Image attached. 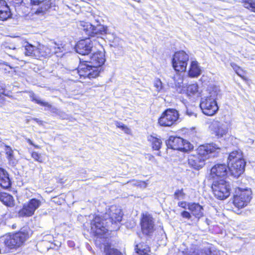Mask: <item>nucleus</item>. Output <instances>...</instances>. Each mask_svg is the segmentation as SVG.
<instances>
[{"mask_svg":"<svg viewBox=\"0 0 255 255\" xmlns=\"http://www.w3.org/2000/svg\"><path fill=\"white\" fill-rule=\"evenodd\" d=\"M122 210L116 206H112L106 209L103 218L96 216L91 223V230L97 235L105 234L108 231L119 229V224L123 217Z\"/></svg>","mask_w":255,"mask_h":255,"instance_id":"obj_1","label":"nucleus"},{"mask_svg":"<svg viewBox=\"0 0 255 255\" xmlns=\"http://www.w3.org/2000/svg\"><path fill=\"white\" fill-rule=\"evenodd\" d=\"M105 55L101 51L94 53L86 64H82L79 70L81 76L89 79L95 78L99 75L102 69L101 66L105 62Z\"/></svg>","mask_w":255,"mask_h":255,"instance_id":"obj_2","label":"nucleus"},{"mask_svg":"<svg viewBox=\"0 0 255 255\" xmlns=\"http://www.w3.org/2000/svg\"><path fill=\"white\" fill-rule=\"evenodd\" d=\"M220 148L216 144L212 143L200 146L197 149V154L191 155L188 158L189 165L196 169L199 170L205 165V161L211 156H214V153L218 152Z\"/></svg>","mask_w":255,"mask_h":255,"instance_id":"obj_3","label":"nucleus"},{"mask_svg":"<svg viewBox=\"0 0 255 255\" xmlns=\"http://www.w3.org/2000/svg\"><path fill=\"white\" fill-rule=\"evenodd\" d=\"M220 92L218 87L214 86L208 89L206 96L201 98L200 107L205 115L212 116L217 113L219 109L217 100L220 96Z\"/></svg>","mask_w":255,"mask_h":255,"instance_id":"obj_4","label":"nucleus"},{"mask_svg":"<svg viewBox=\"0 0 255 255\" xmlns=\"http://www.w3.org/2000/svg\"><path fill=\"white\" fill-rule=\"evenodd\" d=\"M246 162L243 158L241 152L234 151L230 153L228 156V169L232 174L238 176L243 173Z\"/></svg>","mask_w":255,"mask_h":255,"instance_id":"obj_5","label":"nucleus"},{"mask_svg":"<svg viewBox=\"0 0 255 255\" xmlns=\"http://www.w3.org/2000/svg\"><path fill=\"white\" fill-rule=\"evenodd\" d=\"M235 189L233 204L238 209L243 208L250 203L252 198V191L250 188H242L235 185H233Z\"/></svg>","mask_w":255,"mask_h":255,"instance_id":"obj_6","label":"nucleus"},{"mask_svg":"<svg viewBox=\"0 0 255 255\" xmlns=\"http://www.w3.org/2000/svg\"><path fill=\"white\" fill-rule=\"evenodd\" d=\"M212 188L215 197L220 200L228 198L231 193V185L224 179L215 180L213 181Z\"/></svg>","mask_w":255,"mask_h":255,"instance_id":"obj_7","label":"nucleus"},{"mask_svg":"<svg viewBox=\"0 0 255 255\" xmlns=\"http://www.w3.org/2000/svg\"><path fill=\"white\" fill-rule=\"evenodd\" d=\"M189 55L183 50L176 52L172 58V66L174 70L178 72H184L186 70Z\"/></svg>","mask_w":255,"mask_h":255,"instance_id":"obj_8","label":"nucleus"},{"mask_svg":"<svg viewBox=\"0 0 255 255\" xmlns=\"http://www.w3.org/2000/svg\"><path fill=\"white\" fill-rule=\"evenodd\" d=\"M179 114L174 109H168L165 110L158 119V123L162 127H170L178 119Z\"/></svg>","mask_w":255,"mask_h":255,"instance_id":"obj_9","label":"nucleus"},{"mask_svg":"<svg viewBox=\"0 0 255 255\" xmlns=\"http://www.w3.org/2000/svg\"><path fill=\"white\" fill-rule=\"evenodd\" d=\"M24 44V53L26 56L37 58L40 56H47L50 54V49L43 45H39V47H35L27 42H25Z\"/></svg>","mask_w":255,"mask_h":255,"instance_id":"obj_10","label":"nucleus"},{"mask_svg":"<svg viewBox=\"0 0 255 255\" xmlns=\"http://www.w3.org/2000/svg\"><path fill=\"white\" fill-rule=\"evenodd\" d=\"M83 30L88 36L94 37L100 34L107 33L108 27L101 24H91L86 23L83 25Z\"/></svg>","mask_w":255,"mask_h":255,"instance_id":"obj_11","label":"nucleus"},{"mask_svg":"<svg viewBox=\"0 0 255 255\" xmlns=\"http://www.w3.org/2000/svg\"><path fill=\"white\" fill-rule=\"evenodd\" d=\"M140 224L141 230L143 234L150 236L155 230L153 219L149 214H143Z\"/></svg>","mask_w":255,"mask_h":255,"instance_id":"obj_12","label":"nucleus"},{"mask_svg":"<svg viewBox=\"0 0 255 255\" xmlns=\"http://www.w3.org/2000/svg\"><path fill=\"white\" fill-rule=\"evenodd\" d=\"M41 202L36 199H32L27 204H24L23 208L19 212V215L21 217H29L32 216L35 210L40 205Z\"/></svg>","mask_w":255,"mask_h":255,"instance_id":"obj_13","label":"nucleus"},{"mask_svg":"<svg viewBox=\"0 0 255 255\" xmlns=\"http://www.w3.org/2000/svg\"><path fill=\"white\" fill-rule=\"evenodd\" d=\"M93 43L90 38L80 40L75 46L76 51L81 55H88L92 51Z\"/></svg>","mask_w":255,"mask_h":255,"instance_id":"obj_14","label":"nucleus"},{"mask_svg":"<svg viewBox=\"0 0 255 255\" xmlns=\"http://www.w3.org/2000/svg\"><path fill=\"white\" fill-rule=\"evenodd\" d=\"M30 98L32 101L35 102L37 104H39L42 106L47 107L51 113H54L60 116L61 117L64 118L65 114L63 112L60 111L56 107H53L51 104H49L48 102L42 101L39 97L36 96L34 93H32L30 95Z\"/></svg>","mask_w":255,"mask_h":255,"instance_id":"obj_15","label":"nucleus"},{"mask_svg":"<svg viewBox=\"0 0 255 255\" xmlns=\"http://www.w3.org/2000/svg\"><path fill=\"white\" fill-rule=\"evenodd\" d=\"M228 167L225 164H218L214 166L211 170V174L213 177L215 176L224 179L227 175Z\"/></svg>","mask_w":255,"mask_h":255,"instance_id":"obj_16","label":"nucleus"},{"mask_svg":"<svg viewBox=\"0 0 255 255\" xmlns=\"http://www.w3.org/2000/svg\"><path fill=\"white\" fill-rule=\"evenodd\" d=\"M210 128L218 137H222L228 132V128L226 126L218 121H214L212 122Z\"/></svg>","mask_w":255,"mask_h":255,"instance_id":"obj_17","label":"nucleus"},{"mask_svg":"<svg viewBox=\"0 0 255 255\" xmlns=\"http://www.w3.org/2000/svg\"><path fill=\"white\" fill-rule=\"evenodd\" d=\"M182 142H183V139L181 137L170 136L166 141V144L168 148L180 150L182 147Z\"/></svg>","mask_w":255,"mask_h":255,"instance_id":"obj_18","label":"nucleus"},{"mask_svg":"<svg viewBox=\"0 0 255 255\" xmlns=\"http://www.w3.org/2000/svg\"><path fill=\"white\" fill-rule=\"evenodd\" d=\"M11 181L7 171L0 168V186L3 189H8L10 187Z\"/></svg>","mask_w":255,"mask_h":255,"instance_id":"obj_19","label":"nucleus"},{"mask_svg":"<svg viewBox=\"0 0 255 255\" xmlns=\"http://www.w3.org/2000/svg\"><path fill=\"white\" fill-rule=\"evenodd\" d=\"M188 209L196 218H200L204 215L203 208L198 203H189L188 205Z\"/></svg>","mask_w":255,"mask_h":255,"instance_id":"obj_20","label":"nucleus"},{"mask_svg":"<svg viewBox=\"0 0 255 255\" xmlns=\"http://www.w3.org/2000/svg\"><path fill=\"white\" fill-rule=\"evenodd\" d=\"M10 15L11 12L6 1L0 0V20H6Z\"/></svg>","mask_w":255,"mask_h":255,"instance_id":"obj_21","label":"nucleus"},{"mask_svg":"<svg viewBox=\"0 0 255 255\" xmlns=\"http://www.w3.org/2000/svg\"><path fill=\"white\" fill-rule=\"evenodd\" d=\"M4 245L10 249L14 248L16 246V234H8L2 237Z\"/></svg>","mask_w":255,"mask_h":255,"instance_id":"obj_22","label":"nucleus"},{"mask_svg":"<svg viewBox=\"0 0 255 255\" xmlns=\"http://www.w3.org/2000/svg\"><path fill=\"white\" fill-rule=\"evenodd\" d=\"M201 73V70L198 65V63L196 61H192L188 74L191 77H197L199 76Z\"/></svg>","mask_w":255,"mask_h":255,"instance_id":"obj_23","label":"nucleus"},{"mask_svg":"<svg viewBox=\"0 0 255 255\" xmlns=\"http://www.w3.org/2000/svg\"><path fill=\"white\" fill-rule=\"evenodd\" d=\"M104 246V253L105 255H123L118 250L112 248L110 244L107 243Z\"/></svg>","mask_w":255,"mask_h":255,"instance_id":"obj_24","label":"nucleus"},{"mask_svg":"<svg viewBox=\"0 0 255 255\" xmlns=\"http://www.w3.org/2000/svg\"><path fill=\"white\" fill-rule=\"evenodd\" d=\"M136 252L134 255H148L150 252L149 247L144 244H140L136 246Z\"/></svg>","mask_w":255,"mask_h":255,"instance_id":"obj_25","label":"nucleus"},{"mask_svg":"<svg viewBox=\"0 0 255 255\" xmlns=\"http://www.w3.org/2000/svg\"><path fill=\"white\" fill-rule=\"evenodd\" d=\"M0 201L4 204L11 206L13 205V198L10 195L6 193H0Z\"/></svg>","mask_w":255,"mask_h":255,"instance_id":"obj_26","label":"nucleus"},{"mask_svg":"<svg viewBox=\"0 0 255 255\" xmlns=\"http://www.w3.org/2000/svg\"><path fill=\"white\" fill-rule=\"evenodd\" d=\"M28 237V233L24 229L17 232V247L21 245Z\"/></svg>","mask_w":255,"mask_h":255,"instance_id":"obj_27","label":"nucleus"},{"mask_svg":"<svg viewBox=\"0 0 255 255\" xmlns=\"http://www.w3.org/2000/svg\"><path fill=\"white\" fill-rule=\"evenodd\" d=\"M148 140L151 142L152 146L154 150H159L160 148L162 142L161 139L150 135L148 137Z\"/></svg>","mask_w":255,"mask_h":255,"instance_id":"obj_28","label":"nucleus"},{"mask_svg":"<svg viewBox=\"0 0 255 255\" xmlns=\"http://www.w3.org/2000/svg\"><path fill=\"white\" fill-rule=\"evenodd\" d=\"M245 7L255 12V0H242Z\"/></svg>","mask_w":255,"mask_h":255,"instance_id":"obj_29","label":"nucleus"},{"mask_svg":"<svg viewBox=\"0 0 255 255\" xmlns=\"http://www.w3.org/2000/svg\"><path fill=\"white\" fill-rule=\"evenodd\" d=\"M198 86L197 84H193L189 85L187 88V93L194 95L198 92Z\"/></svg>","mask_w":255,"mask_h":255,"instance_id":"obj_30","label":"nucleus"},{"mask_svg":"<svg viewBox=\"0 0 255 255\" xmlns=\"http://www.w3.org/2000/svg\"><path fill=\"white\" fill-rule=\"evenodd\" d=\"M25 2L23 0H21L20 5H19L18 8V12L21 11V13L23 14H26L29 12V7L28 5H25Z\"/></svg>","mask_w":255,"mask_h":255,"instance_id":"obj_31","label":"nucleus"},{"mask_svg":"<svg viewBox=\"0 0 255 255\" xmlns=\"http://www.w3.org/2000/svg\"><path fill=\"white\" fill-rule=\"evenodd\" d=\"M193 148V145L191 144L189 142L184 140L183 139V142H182V145L181 148L180 150L183 151H187L188 150H190Z\"/></svg>","mask_w":255,"mask_h":255,"instance_id":"obj_32","label":"nucleus"},{"mask_svg":"<svg viewBox=\"0 0 255 255\" xmlns=\"http://www.w3.org/2000/svg\"><path fill=\"white\" fill-rule=\"evenodd\" d=\"M185 194L183 192V189L176 190L174 194V198L177 200H180L184 198Z\"/></svg>","mask_w":255,"mask_h":255,"instance_id":"obj_33","label":"nucleus"},{"mask_svg":"<svg viewBox=\"0 0 255 255\" xmlns=\"http://www.w3.org/2000/svg\"><path fill=\"white\" fill-rule=\"evenodd\" d=\"M154 86L156 88V91L158 92H160L162 89V82L160 79H157L154 81Z\"/></svg>","mask_w":255,"mask_h":255,"instance_id":"obj_34","label":"nucleus"},{"mask_svg":"<svg viewBox=\"0 0 255 255\" xmlns=\"http://www.w3.org/2000/svg\"><path fill=\"white\" fill-rule=\"evenodd\" d=\"M31 156L35 161H38L39 162H42L41 155L37 152H33L31 154Z\"/></svg>","mask_w":255,"mask_h":255,"instance_id":"obj_35","label":"nucleus"},{"mask_svg":"<svg viewBox=\"0 0 255 255\" xmlns=\"http://www.w3.org/2000/svg\"><path fill=\"white\" fill-rule=\"evenodd\" d=\"M116 125L118 128H121L125 132H126V133L128 132L129 129L127 128V126H125L122 123H121L120 122H117Z\"/></svg>","mask_w":255,"mask_h":255,"instance_id":"obj_36","label":"nucleus"},{"mask_svg":"<svg viewBox=\"0 0 255 255\" xmlns=\"http://www.w3.org/2000/svg\"><path fill=\"white\" fill-rule=\"evenodd\" d=\"M5 152L7 158L10 160L13 156V151L8 146H6L5 148Z\"/></svg>","mask_w":255,"mask_h":255,"instance_id":"obj_37","label":"nucleus"},{"mask_svg":"<svg viewBox=\"0 0 255 255\" xmlns=\"http://www.w3.org/2000/svg\"><path fill=\"white\" fill-rule=\"evenodd\" d=\"M231 66L233 68V69L235 70L236 73L239 75L241 76L240 72H239V70H240V67L238 66L236 64L234 63H231Z\"/></svg>","mask_w":255,"mask_h":255,"instance_id":"obj_38","label":"nucleus"},{"mask_svg":"<svg viewBox=\"0 0 255 255\" xmlns=\"http://www.w3.org/2000/svg\"><path fill=\"white\" fill-rule=\"evenodd\" d=\"M181 215L182 216V217L188 219H190L191 217L190 214L188 212L186 211L182 212L181 214Z\"/></svg>","mask_w":255,"mask_h":255,"instance_id":"obj_39","label":"nucleus"},{"mask_svg":"<svg viewBox=\"0 0 255 255\" xmlns=\"http://www.w3.org/2000/svg\"><path fill=\"white\" fill-rule=\"evenodd\" d=\"M30 1L32 4L38 5L44 2L45 0H30Z\"/></svg>","mask_w":255,"mask_h":255,"instance_id":"obj_40","label":"nucleus"},{"mask_svg":"<svg viewBox=\"0 0 255 255\" xmlns=\"http://www.w3.org/2000/svg\"><path fill=\"white\" fill-rule=\"evenodd\" d=\"M139 183L137 184V186H140L141 187H143L144 188H146L147 185V183L146 181H139L138 182Z\"/></svg>","mask_w":255,"mask_h":255,"instance_id":"obj_41","label":"nucleus"},{"mask_svg":"<svg viewBox=\"0 0 255 255\" xmlns=\"http://www.w3.org/2000/svg\"><path fill=\"white\" fill-rule=\"evenodd\" d=\"M2 93L6 96L10 97H12V96L11 95V92H10V91H7L5 89H4L3 92H2Z\"/></svg>","mask_w":255,"mask_h":255,"instance_id":"obj_42","label":"nucleus"},{"mask_svg":"<svg viewBox=\"0 0 255 255\" xmlns=\"http://www.w3.org/2000/svg\"><path fill=\"white\" fill-rule=\"evenodd\" d=\"M178 205L179 207H181L185 209L186 207V203L185 202H179L178 203Z\"/></svg>","mask_w":255,"mask_h":255,"instance_id":"obj_43","label":"nucleus"},{"mask_svg":"<svg viewBox=\"0 0 255 255\" xmlns=\"http://www.w3.org/2000/svg\"><path fill=\"white\" fill-rule=\"evenodd\" d=\"M32 120L35 121L40 125H42L43 124V121L38 118H32Z\"/></svg>","mask_w":255,"mask_h":255,"instance_id":"obj_44","label":"nucleus"},{"mask_svg":"<svg viewBox=\"0 0 255 255\" xmlns=\"http://www.w3.org/2000/svg\"><path fill=\"white\" fill-rule=\"evenodd\" d=\"M97 23L101 24L99 17H98L97 18L95 19L94 21L92 23H91V24H96Z\"/></svg>","mask_w":255,"mask_h":255,"instance_id":"obj_45","label":"nucleus"},{"mask_svg":"<svg viewBox=\"0 0 255 255\" xmlns=\"http://www.w3.org/2000/svg\"><path fill=\"white\" fill-rule=\"evenodd\" d=\"M5 85L1 82H0V92H3L4 89Z\"/></svg>","mask_w":255,"mask_h":255,"instance_id":"obj_46","label":"nucleus"},{"mask_svg":"<svg viewBox=\"0 0 255 255\" xmlns=\"http://www.w3.org/2000/svg\"><path fill=\"white\" fill-rule=\"evenodd\" d=\"M186 113H187V114L188 115H189V116H192V115H193L194 114V113L191 112H189L188 110H187Z\"/></svg>","mask_w":255,"mask_h":255,"instance_id":"obj_47","label":"nucleus"},{"mask_svg":"<svg viewBox=\"0 0 255 255\" xmlns=\"http://www.w3.org/2000/svg\"><path fill=\"white\" fill-rule=\"evenodd\" d=\"M28 142L31 144V145H33V146H34L36 148H39V146L38 145H35L33 144L32 142L30 140V139H28Z\"/></svg>","mask_w":255,"mask_h":255,"instance_id":"obj_48","label":"nucleus"},{"mask_svg":"<svg viewBox=\"0 0 255 255\" xmlns=\"http://www.w3.org/2000/svg\"><path fill=\"white\" fill-rule=\"evenodd\" d=\"M139 182V181H135V182H134L133 184V185H136V186H137V184H139V183H138V182Z\"/></svg>","mask_w":255,"mask_h":255,"instance_id":"obj_49","label":"nucleus"},{"mask_svg":"<svg viewBox=\"0 0 255 255\" xmlns=\"http://www.w3.org/2000/svg\"><path fill=\"white\" fill-rule=\"evenodd\" d=\"M49 7H50V6H45V7H44V9H48V8H49Z\"/></svg>","mask_w":255,"mask_h":255,"instance_id":"obj_50","label":"nucleus"},{"mask_svg":"<svg viewBox=\"0 0 255 255\" xmlns=\"http://www.w3.org/2000/svg\"><path fill=\"white\" fill-rule=\"evenodd\" d=\"M73 243L71 242H69V244L70 246H71L72 244H73Z\"/></svg>","mask_w":255,"mask_h":255,"instance_id":"obj_51","label":"nucleus"},{"mask_svg":"<svg viewBox=\"0 0 255 255\" xmlns=\"http://www.w3.org/2000/svg\"><path fill=\"white\" fill-rule=\"evenodd\" d=\"M239 72H240L241 74H242V70L240 69V70H239Z\"/></svg>","mask_w":255,"mask_h":255,"instance_id":"obj_52","label":"nucleus"},{"mask_svg":"<svg viewBox=\"0 0 255 255\" xmlns=\"http://www.w3.org/2000/svg\"><path fill=\"white\" fill-rule=\"evenodd\" d=\"M11 48H12V49H15V47H14V46H13V47H12Z\"/></svg>","mask_w":255,"mask_h":255,"instance_id":"obj_53","label":"nucleus"},{"mask_svg":"<svg viewBox=\"0 0 255 255\" xmlns=\"http://www.w3.org/2000/svg\"><path fill=\"white\" fill-rule=\"evenodd\" d=\"M18 0H17V2H16L17 5L18 4V2H17V1H18Z\"/></svg>","mask_w":255,"mask_h":255,"instance_id":"obj_54","label":"nucleus"}]
</instances>
